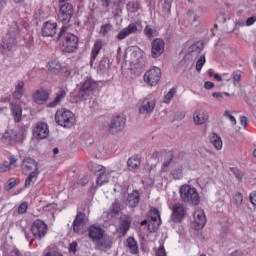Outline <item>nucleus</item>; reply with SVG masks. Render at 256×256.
Wrapping results in <instances>:
<instances>
[{"label": "nucleus", "instance_id": "obj_1", "mask_svg": "<svg viewBox=\"0 0 256 256\" xmlns=\"http://www.w3.org/2000/svg\"><path fill=\"white\" fill-rule=\"evenodd\" d=\"M56 41L61 45L64 53H75L79 49V37L69 32V27L62 26Z\"/></svg>", "mask_w": 256, "mask_h": 256}, {"label": "nucleus", "instance_id": "obj_2", "mask_svg": "<svg viewBox=\"0 0 256 256\" xmlns=\"http://www.w3.org/2000/svg\"><path fill=\"white\" fill-rule=\"evenodd\" d=\"M48 229L47 224L43 220L37 219L32 223L30 228L34 238H32L25 229H23V233L25 234L27 241H29V244L33 245V241H35V239H37V241H41V239L47 235Z\"/></svg>", "mask_w": 256, "mask_h": 256}, {"label": "nucleus", "instance_id": "obj_3", "mask_svg": "<svg viewBox=\"0 0 256 256\" xmlns=\"http://www.w3.org/2000/svg\"><path fill=\"white\" fill-rule=\"evenodd\" d=\"M8 40L4 41L1 44L2 53H7V51H11L17 45V37L21 35V29L19 28V24L13 21L8 28Z\"/></svg>", "mask_w": 256, "mask_h": 256}, {"label": "nucleus", "instance_id": "obj_4", "mask_svg": "<svg viewBox=\"0 0 256 256\" xmlns=\"http://www.w3.org/2000/svg\"><path fill=\"white\" fill-rule=\"evenodd\" d=\"M57 125L65 129H71L75 125V114L66 108L58 109L54 117Z\"/></svg>", "mask_w": 256, "mask_h": 256}, {"label": "nucleus", "instance_id": "obj_5", "mask_svg": "<svg viewBox=\"0 0 256 256\" xmlns=\"http://www.w3.org/2000/svg\"><path fill=\"white\" fill-rule=\"evenodd\" d=\"M180 197L184 203L189 205H197L199 203V192L191 185H182L180 187Z\"/></svg>", "mask_w": 256, "mask_h": 256}, {"label": "nucleus", "instance_id": "obj_6", "mask_svg": "<svg viewBox=\"0 0 256 256\" xmlns=\"http://www.w3.org/2000/svg\"><path fill=\"white\" fill-rule=\"evenodd\" d=\"M58 7V21H60V23H63V25H69L75 13V8L73 7V4H58Z\"/></svg>", "mask_w": 256, "mask_h": 256}, {"label": "nucleus", "instance_id": "obj_7", "mask_svg": "<svg viewBox=\"0 0 256 256\" xmlns=\"http://www.w3.org/2000/svg\"><path fill=\"white\" fill-rule=\"evenodd\" d=\"M98 84L96 81L92 80V79H88L86 80L80 87L77 97L78 99H80L81 101H87V99H89V97H91V95H93V91H95V89H97Z\"/></svg>", "mask_w": 256, "mask_h": 256}, {"label": "nucleus", "instance_id": "obj_8", "mask_svg": "<svg viewBox=\"0 0 256 256\" xmlns=\"http://www.w3.org/2000/svg\"><path fill=\"white\" fill-rule=\"evenodd\" d=\"M126 119L121 115L113 116L110 124L108 125V133L111 135H117L125 129Z\"/></svg>", "mask_w": 256, "mask_h": 256}, {"label": "nucleus", "instance_id": "obj_9", "mask_svg": "<svg viewBox=\"0 0 256 256\" xmlns=\"http://www.w3.org/2000/svg\"><path fill=\"white\" fill-rule=\"evenodd\" d=\"M87 223H89V218L87 215L83 212H77V215L72 224L74 233L83 235V233H85V227L87 226Z\"/></svg>", "mask_w": 256, "mask_h": 256}, {"label": "nucleus", "instance_id": "obj_10", "mask_svg": "<svg viewBox=\"0 0 256 256\" xmlns=\"http://www.w3.org/2000/svg\"><path fill=\"white\" fill-rule=\"evenodd\" d=\"M148 215L151 219L148 223V231H150V233H155L159 227H161V213L159 212V209L152 208L148 212Z\"/></svg>", "mask_w": 256, "mask_h": 256}, {"label": "nucleus", "instance_id": "obj_11", "mask_svg": "<svg viewBox=\"0 0 256 256\" xmlns=\"http://www.w3.org/2000/svg\"><path fill=\"white\" fill-rule=\"evenodd\" d=\"M161 69L153 67L144 74V81L151 87H155L161 81Z\"/></svg>", "mask_w": 256, "mask_h": 256}, {"label": "nucleus", "instance_id": "obj_12", "mask_svg": "<svg viewBox=\"0 0 256 256\" xmlns=\"http://www.w3.org/2000/svg\"><path fill=\"white\" fill-rule=\"evenodd\" d=\"M34 139H47L49 137V125L45 122H38L34 125L32 130Z\"/></svg>", "mask_w": 256, "mask_h": 256}, {"label": "nucleus", "instance_id": "obj_13", "mask_svg": "<svg viewBox=\"0 0 256 256\" xmlns=\"http://www.w3.org/2000/svg\"><path fill=\"white\" fill-rule=\"evenodd\" d=\"M165 53V41L161 38H156L151 42V57L157 59Z\"/></svg>", "mask_w": 256, "mask_h": 256}, {"label": "nucleus", "instance_id": "obj_14", "mask_svg": "<svg viewBox=\"0 0 256 256\" xmlns=\"http://www.w3.org/2000/svg\"><path fill=\"white\" fill-rule=\"evenodd\" d=\"M21 169L24 175H29V173H33V171H39V164L35 159L25 157L22 160Z\"/></svg>", "mask_w": 256, "mask_h": 256}, {"label": "nucleus", "instance_id": "obj_15", "mask_svg": "<svg viewBox=\"0 0 256 256\" xmlns=\"http://www.w3.org/2000/svg\"><path fill=\"white\" fill-rule=\"evenodd\" d=\"M186 213H187V210L185 209V205L175 204L172 207V215H171V219L173 223H181V221L185 219Z\"/></svg>", "mask_w": 256, "mask_h": 256}, {"label": "nucleus", "instance_id": "obj_16", "mask_svg": "<svg viewBox=\"0 0 256 256\" xmlns=\"http://www.w3.org/2000/svg\"><path fill=\"white\" fill-rule=\"evenodd\" d=\"M3 138L10 143V145H15V143H23L25 141V136L20 132H13V130H8L4 133Z\"/></svg>", "mask_w": 256, "mask_h": 256}, {"label": "nucleus", "instance_id": "obj_17", "mask_svg": "<svg viewBox=\"0 0 256 256\" xmlns=\"http://www.w3.org/2000/svg\"><path fill=\"white\" fill-rule=\"evenodd\" d=\"M57 35V22L46 21L42 25V37H55Z\"/></svg>", "mask_w": 256, "mask_h": 256}, {"label": "nucleus", "instance_id": "obj_18", "mask_svg": "<svg viewBox=\"0 0 256 256\" xmlns=\"http://www.w3.org/2000/svg\"><path fill=\"white\" fill-rule=\"evenodd\" d=\"M94 169L96 173H100L96 180L97 185L109 183V173H107V169L104 166L95 164Z\"/></svg>", "mask_w": 256, "mask_h": 256}, {"label": "nucleus", "instance_id": "obj_19", "mask_svg": "<svg viewBox=\"0 0 256 256\" xmlns=\"http://www.w3.org/2000/svg\"><path fill=\"white\" fill-rule=\"evenodd\" d=\"M10 111L14 119V123H21L23 120V106L19 102H10Z\"/></svg>", "mask_w": 256, "mask_h": 256}, {"label": "nucleus", "instance_id": "obj_20", "mask_svg": "<svg viewBox=\"0 0 256 256\" xmlns=\"http://www.w3.org/2000/svg\"><path fill=\"white\" fill-rule=\"evenodd\" d=\"M94 244L100 251H107L113 247V239L104 234L103 237L98 239L97 242H94Z\"/></svg>", "mask_w": 256, "mask_h": 256}, {"label": "nucleus", "instance_id": "obj_21", "mask_svg": "<svg viewBox=\"0 0 256 256\" xmlns=\"http://www.w3.org/2000/svg\"><path fill=\"white\" fill-rule=\"evenodd\" d=\"M50 96H51V93H49L48 90L38 89L33 94V101L34 103H37V105H43V103H47V101H49Z\"/></svg>", "mask_w": 256, "mask_h": 256}, {"label": "nucleus", "instance_id": "obj_22", "mask_svg": "<svg viewBox=\"0 0 256 256\" xmlns=\"http://www.w3.org/2000/svg\"><path fill=\"white\" fill-rule=\"evenodd\" d=\"M67 97V89L60 88L59 91L56 92V96L53 101H50L47 104V107L53 109L55 107H58V105H61L63 101H65V98Z\"/></svg>", "mask_w": 256, "mask_h": 256}, {"label": "nucleus", "instance_id": "obj_23", "mask_svg": "<svg viewBox=\"0 0 256 256\" xmlns=\"http://www.w3.org/2000/svg\"><path fill=\"white\" fill-rule=\"evenodd\" d=\"M101 49H103V40L97 39L94 42V45H93L91 53H90V67H93V65L95 64L97 57L101 53Z\"/></svg>", "mask_w": 256, "mask_h": 256}, {"label": "nucleus", "instance_id": "obj_24", "mask_svg": "<svg viewBox=\"0 0 256 256\" xmlns=\"http://www.w3.org/2000/svg\"><path fill=\"white\" fill-rule=\"evenodd\" d=\"M137 31H139V29L137 28V24L131 23L118 33L116 39H118V41H123V39H127L129 35H133L137 33Z\"/></svg>", "mask_w": 256, "mask_h": 256}, {"label": "nucleus", "instance_id": "obj_25", "mask_svg": "<svg viewBox=\"0 0 256 256\" xmlns=\"http://www.w3.org/2000/svg\"><path fill=\"white\" fill-rule=\"evenodd\" d=\"M105 235V230L101 227L92 225L88 229V237L92 242L97 243L98 239H101Z\"/></svg>", "mask_w": 256, "mask_h": 256}, {"label": "nucleus", "instance_id": "obj_26", "mask_svg": "<svg viewBox=\"0 0 256 256\" xmlns=\"http://www.w3.org/2000/svg\"><path fill=\"white\" fill-rule=\"evenodd\" d=\"M155 111V101L144 99L139 106V113L141 115H149Z\"/></svg>", "mask_w": 256, "mask_h": 256}, {"label": "nucleus", "instance_id": "obj_27", "mask_svg": "<svg viewBox=\"0 0 256 256\" xmlns=\"http://www.w3.org/2000/svg\"><path fill=\"white\" fill-rule=\"evenodd\" d=\"M139 201H141V193H139V190H133L132 193L128 194L126 204L131 209H135L139 205Z\"/></svg>", "mask_w": 256, "mask_h": 256}, {"label": "nucleus", "instance_id": "obj_28", "mask_svg": "<svg viewBox=\"0 0 256 256\" xmlns=\"http://www.w3.org/2000/svg\"><path fill=\"white\" fill-rule=\"evenodd\" d=\"M122 209L123 205H121V202L116 199L107 211V219H113L114 217H117V215L121 213Z\"/></svg>", "mask_w": 256, "mask_h": 256}, {"label": "nucleus", "instance_id": "obj_29", "mask_svg": "<svg viewBox=\"0 0 256 256\" xmlns=\"http://www.w3.org/2000/svg\"><path fill=\"white\" fill-rule=\"evenodd\" d=\"M144 53L141 50H133L130 53V63L132 65H143L145 63Z\"/></svg>", "mask_w": 256, "mask_h": 256}, {"label": "nucleus", "instance_id": "obj_30", "mask_svg": "<svg viewBox=\"0 0 256 256\" xmlns=\"http://www.w3.org/2000/svg\"><path fill=\"white\" fill-rule=\"evenodd\" d=\"M193 119L196 125H203L209 120V114L206 111L199 110L193 114Z\"/></svg>", "mask_w": 256, "mask_h": 256}, {"label": "nucleus", "instance_id": "obj_31", "mask_svg": "<svg viewBox=\"0 0 256 256\" xmlns=\"http://www.w3.org/2000/svg\"><path fill=\"white\" fill-rule=\"evenodd\" d=\"M195 223L197 225V229H203L205 227V223H207V218L205 217V212L202 210H197L194 213Z\"/></svg>", "mask_w": 256, "mask_h": 256}, {"label": "nucleus", "instance_id": "obj_32", "mask_svg": "<svg viewBox=\"0 0 256 256\" xmlns=\"http://www.w3.org/2000/svg\"><path fill=\"white\" fill-rule=\"evenodd\" d=\"M23 95H25V82L19 81L12 93V97L13 99H17V101H20Z\"/></svg>", "mask_w": 256, "mask_h": 256}, {"label": "nucleus", "instance_id": "obj_33", "mask_svg": "<svg viewBox=\"0 0 256 256\" xmlns=\"http://www.w3.org/2000/svg\"><path fill=\"white\" fill-rule=\"evenodd\" d=\"M210 143L214 145L215 149L218 151L223 148V141L221 140V136L217 135L215 132L210 134Z\"/></svg>", "mask_w": 256, "mask_h": 256}, {"label": "nucleus", "instance_id": "obj_34", "mask_svg": "<svg viewBox=\"0 0 256 256\" xmlns=\"http://www.w3.org/2000/svg\"><path fill=\"white\" fill-rule=\"evenodd\" d=\"M111 67V64L109 63V58L103 57L98 65V72L99 73H107L109 71V68Z\"/></svg>", "mask_w": 256, "mask_h": 256}, {"label": "nucleus", "instance_id": "obj_35", "mask_svg": "<svg viewBox=\"0 0 256 256\" xmlns=\"http://www.w3.org/2000/svg\"><path fill=\"white\" fill-rule=\"evenodd\" d=\"M127 247L130 249L132 255H137V253H139V245H137V241H135V238L133 237L127 239Z\"/></svg>", "mask_w": 256, "mask_h": 256}, {"label": "nucleus", "instance_id": "obj_36", "mask_svg": "<svg viewBox=\"0 0 256 256\" xmlns=\"http://www.w3.org/2000/svg\"><path fill=\"white\" fill-rule=\"evenodd\" d=\"M37 177H39V171H33V172H30L28 177L26 178L25 180V184L24 186L27 188V187H31V185H33V183L35 181H37Z\"/></svg>", "mask_w": 256, "mask_h": 256}, {"label": "nucleus", "instance_id": "obj_37", "mask_svg": "<svg viewBox=\"0 0 256 256\" xmlns=\"http://www.w3.org/2000/svg\"><path fill=\"white\" fill-rule=\"evenodd\" d=\"M141 165V160L137 156H132L127 161L129 169H137Z\"/></svg>", "mask_w": 256, "mask_h": 256}, {"label": "nucleus", "instance_id": "obj_38", "mask_svg": "<svg viewBox=\"0 0 256 256\" xmlns=\"http://www.w3.org/2000/svg\"><path fill=\"white\" fill-rule=\"evenodd\" d=\"M144 35L148 37V39H153V37H157V30L153 28V26L147 25L144 28Z\"/></svg>", "mask_w": 256, "mask_h": 256}, {"label": "nucleus", "instance_id": "obj_39", "mask_svg": "<svg viewBox=\"0 0 256 256\" xmlns=\"http://www.w3.org/2000/svg\"><path fill=\"white\" fill-rule=\"evenodd\" d=\"M141 7V4H139L138 1H130L127 3V11L129 13H137Z\"/></svg>", "mask_w": 256, "mask_h": 256}, {"label": "nucleus", "instance_id": "obj_40", "mask_svg": "<svg viewBox=\"0 0 256 256\" xmlns=\"http://www.w3.org/2000/svg\"><path fill=\"white\" fill-rule=\"evenodd\" d=\"M162 11L164 15H171V5L173 0H162Z\"/></svg>", "mask_w": 256, "mask_h": 256}, {"label": "nucleus", "instance_id": "obj_41", "mask_svg": "<svg viewBox=\"0 0 256 256\" xmlns=\"http://www.w3.org/2000/svg\"><path fill=\"white\" fill-rule=\"evenodd\" d=\"M48 71H50V73H54L55 75H57V73L61 72V64L57 62H50L48 64Z\"/></svg>", "mask_w": 256, "mask_h": 256}, {"label": "nucleus", "instance_id": "obj_42", "mask_svg": "<svg viewBox=\"0 0 256 256\" xmlns=\"http://www.w3.org/2000/svg\"><path fill=\"white\" fill-rule=\"evenodd\" d=\"M131 229V221L129 219H125L120 224V231L122 235H127V231Z\"/></svg>", "mask_w": 256, "mask_h": 256}, {"label": "nucleus", "instance_id": "obj_43", "mask_svg": "<svg viewBox=\"0 0 256 256\" xmlns=\"http://www.w3.org/2000/svg\"><path fill=\"white\" fill-rule=\"evenodd\" d=\"M12 167H17V158H15V156H11L9 164L4 165V167H1V169L5 173L7 171H10Z\"/></svg>", "mask_w": 256, "mask_h": 256}, {"label": "nucleus", "instance_id": "obj_44", "mask_svg": "<svg viewBox=\"0 0 256 256\" xmlns=\"http://www.w3.org/2000/svg\"><path fill=\"white\" fill-rule=\"evenodd\" d=\"M113 25L111 24H104L100 27L99 34L102 35V37H107V35L112 31Z\"/></svg>", "mask_w": 256, "mask_h": 256}, {"label": "nucleus", "instance_id": "obj_45", "mask_svg": "<svg viewBox=\"0 0 256 256\" xmlns=\"http://www.w3.org/2000/svg\"><path fill=\"white\" fill-rule=\"evenodd\" d=\"M24 43H25V47H27V49H31V47H33V45L35 44L34 40H33V34L32 33H28L25 37H24Z\"/></svg>", "mask_w": 256, "mask_h": 256}, {"label": "nucleus", "instance_id": "obj_46", "mask_svg": "<svg viewBox=\"0 0 256 256\" xmlns=\"http://www.w3.org/2000/svg\"><path fill=\"white\" fill-rule=\"evenodd\" d=\"M171 175L175 180L183 179V168H175L172 170Z\"/></svg>", "mask_w": 256, "mask_h": 256}, {"label": "nucleus", "instance_id": "obj_47", "mask_svg": "<svg viewBox=\"0 0 256 256\" xmlns=\"http://www.w3.org/2000/svg\"><path fill=\"white\" fill-rule=\"evenodd\" d=\"M18 183H19V179L10 178L8 180L7 184L5 185V190L11 191V189H13V187H15V185H18Z\"/></svg>", "mask_w": 256, "mask_h": 256}, {"label": "nucleus", "instance_id": "obj_48", "mask_svg": "<svg viewBox=\"0 0 256 256\" xmlns=\"http://www.w3.org/2000/svg\"><path fill=\"white\" fill-rule=\"evenodd\" d=\"M173 159H175V156L173 153L168 154V156L165 158L163 164H162V169H167L171 163H173Z\"/></svg>", "mask_w": 256, "mask_h": 256}, {"label": "nucleus", "instance_id": "obj_49", "mask_svg": "<svg viewBox=\"0 0 256 256\" xmlns=\"http://www.w3.org/2000/svg\"><path fill=\"white\" fill-rule=\"evenodd\" d=\"M232 79L234 81V87H237V83H241V71L236 70L232 73Z\"/></svg>", "mask_w": 256, "mask_h": 256}, {"label": "nucleus", "instance_id": "obj_50", "mask_svg": "<svg viewBox=\"0 0 256 256\" xmlns=\"http://www.w3.org/2000/svg\"><path fill=\"white\" fill-rule=\"evenodd\" d=\"M189 51H190V53H196L197 55H199V53H201V51H203V45L201 44L200 46H198L197 44H192L189 47Z\"/></svg>", "mask_w": 256, "mask_h": 256}, {"label": "nucleus", "instance_id": "obj_51", "mask_svg": "<svg viewBox=\"0 0 256 256\" xmlns=\"http://www.w3.org/2000/svg\"><path fill=\"white\" fill-rule=\"evenodd\" d=\"M203 65H205V55H202L196 62V71H201L203 69Z\"/></svg>", "mask_w": 256, "mask_h": 256}, {"label": "nucleus", "instance_id": "obj_52", "mask_svg": "<svg viewBox=\"0 0 256 256\" xmlns=\"http://www.w3.org/2000/svg\"><path fill=\"white\" fill-rule=\"evenodd\" d=\"M175 93H177V89L175 88H172L165 96H164V99H165V103H167L168 101L172 100L173 97L175 96Z\"/></svg>", "mask_w": 256, "mask_h": 256}, {"label": "nucleus", "instance_id": "obj_53", "mask_svg": "<svg viewBox=\"0 0 256 256\" xmlns=\"http://www.w3.org/2000/svg\"><path fill=\"white\" fill-rule=\"evenodd\" d=\"M87 19L89 23H93V25L97 23V18L95 17V11L93 9L88 13Z\"/></svg>", "mask_w": 256, "mask_h": 256}, {"label": "nucleus", "instance_id": "obj_54", "mask_svg": "<svg viewBox=\"0 0 256 256\" xmlns=\"http://www.w3.org/2000/svg\"><path fill=\"white\" fill-rule=\"evenodd\" d=\"M234 201L237 207L241 206V203H243V194L241 192H238L234 196Z\"/></svg>", "mask_w": 256, "mask_h": 256}, {"label": "nucleus", "instance_id": "obj_55", "mask_svg": "<svg viewBox=\"0 0 256 256\" xmlns=\"http://www.w3.org/2000/svg\"><path fill=\"white\" fill-rule=\"evenodd\" d=\"M28 207L29 205L27 204V202H22L18 207V213L20 215H23V213H27Z\"/></svg>", "mask_w": 256, "mask_h": 256}, {"label": "nucleus", "instance_id": "obj_56", "mask_svg": "<svg viewBox=\"0 0 256 256\" xmlns=\"http://www.w3.org/2000/svg\"><path fill=\"white\" fill-rule=\"evenodd\" d=\"M224 117H228V119L231 121L232 125H237V119H235V116L231 115V113H229V110H226L224 112Z\"/></svg>", "mask_w": 256, "mask_h": 256}, {"label": "nucleus", "instance_id": "obj_57", "mask_svg": "<svg viewBox=\"0 0 256 256\" xmlns=\"http://www.w3.org/2000/svg\"><path fill=\"white\" fill-rule=\"evenodd\" d=\"M156 256H167V252L165 251V246L160 245L158 249H156Z\"/></svg>", "mask_w": 256, "mask_h": 256}, {"label": "nucleus", "instance_id": "obj_58", "mask_svg": "<svg viewBox=\"0 0 256 256\" xmlns=\"http://www.w3.org/2000/svg\"><path fill=\"white\" fill-rule=\"evenodd\" d=\"M10 256H23V252H21L19 248L14 247L13 249L10 250Z\"/></svg>", "mask_w": 256, "mask_h": 256}, {"label": "nucleus", "instance_id": "obj_59", "mask_svg": "<svg viewBox=\"0 0 256 256\" xmlns=\"http://www.w3.org/2000/svg\"><path fill=\"white\" fill-rule=\"evenodd\" d=\"M29 129V125H22L19 128V133L22 134V137H27V131Z\"/></svg>", "mask_w": 256, "mask_h": 256}, {"label": "nucleus", "instance_id": "obj_60", "mask_svg": "<svg viewBox=\"0 0 256 256\" xmlns=\"http://www.w3.org/2000/svg\"><path fill=\"white\" fill-rule=\"evenodd\" d=\"M256 23V16H251L246 20L247 27H251V25H255Z\"/></svg>", "mask_w": 256, "mask_h": 256}, {"label": "nucleus", "instance_id": "obj_61", "mask_svg": "<svg viewBox=\"0 0 256 256\" xmlns=\"http://www.w3.org/2000/svg\"><path fill=\"white\" fill-rule=\"evenodd\" d=\"M69 252L77 253V242L76 241L69 244Z\"/></svg>", "mask_w": 256, "mask_h": 256}, {"label": "nucleus", "instance_id": "obj_62", "mask_svg": "<svg viewBox=\"0 0 256 256\" xmlns=\"http://www.w3.org/2000/svg\"><path fill=\"white\" fill-rule=\"evenodd\" d=\"M185 119V113L183 112H177L175 115H174V120L175 121H181Z\"/></svg>", "mask_w": 256, "mask_h": 256}, {"label": "nucleus", "instance_id": "obj_63", "mask_svg": "<svg viewBox=\"0 0 256 256\" xmlns=\"http://www.w3.org/2000/svg\"><path fill=\"white\" fill-rule=\"evenodd\" d=\"M212 97H214V99H217V101H223V93L221 92L212 93Z\"/></svg>", "mask_w": 256, "mask_h": 256}, {"label": "nucleus", "instance_id": "obj_64", "mask_svg": "<svg viewBox=\"0 0 256 256\" xmlns=\"http://www.w3.org/2000/svg\"><path fill=\"white\" fill-rule=\"evenodd\" d=\"M250 202L252 205H256V191L250 194Z\"/></svg>", "mask_w": 256, "mask_h": 256}]
</instances>
